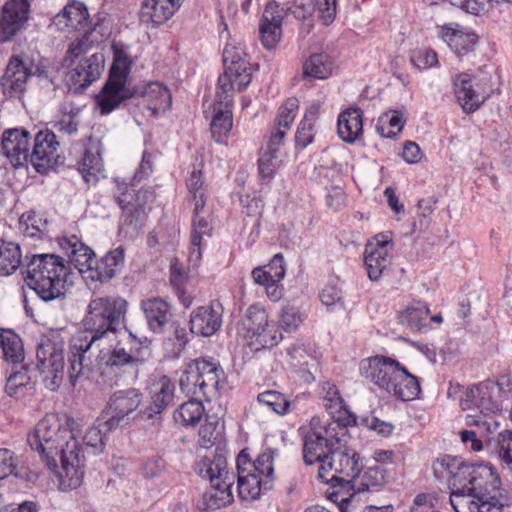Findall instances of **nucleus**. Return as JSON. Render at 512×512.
I'll list each match as a JSON object with an SVG mask.
<instances>
[{
	"label": "nucleus",
	"instance_id": "obj_1",
	"mask_svg": "<svg viewBox=\"0 0 512 512\" xmlns=\"http://www.w3.org/2000/svg\"><path fill=\"white\" fill-rule=\"evenodd\" d=\"M450 474V504L455 512H502L510 498L490 463L445 455L438 460Z\"/></svg>",
	"mask_w": 512,
	"mask_h": 512
},
{
	"label": "nucleus",
	"instance_id": "obj_2",
	"mask_svg": "<svg viewBox=\"0 0 512 512\" xmlns=\"http://www.w3.org/2000/svg\"><path fill=\"white\" fill-rule=\"evenodd\" d=\"M75 421L67 418L63 425L54 414L46 415L28 435L27 441L33 451L52 472L58 469L57 456H60L62 472L61 484L76 489L83 480L82 448L74 432Z\"/></svg>",
	"mask_w": 512,
	"mask_h": 512
},
{
	"label": "nucleus",
	"instance_id": "obj_3",
	"mask_svg": "<svg viewBox=\"0 0 512 512\" xmlns=\"http://www.w3.org/2000/svg\"><path fill=\"white\" fill-rule=\"evenodd\" d=\"M224 72L218 78L216 102L210 124L212 138L224 143L231 132L233 117L231 112L234 91H242L251 82V67L241 48L226 45L223 50Z\"/></svg>",
	"mask_w": 512,
	"mask_h": 512
},
{
	"label": "nucleus",
	"instance_id": "obj_4",
	"mask_svg": "<svg viewBox=\"0 0 512 512\" xmlns=\"http://www.w3.org/2000/svg\"><path fill=\"white\" fill-rule=\"evenodd\" d=\"M26 285L44 302L63 301L67 293L70 268L54 253L33 254L25 271H21Z\"/></svg>",
	"mask_w": 512,
	"mask_h": 512
},
{
	"label": "nucleus",
	"instance_id": "obj_5",
	"mask_svg": "<svg viewBox=\"0 0 512 512\" xmlns=\"http://www.w3.org/2000/svg\"><path fill=\"white\" fill-rule=\"evenodd\" d=\"M127 301L119 296H100L90 300L83 318V330L76 334L79 347H92L108 334H116L127 313Z\"/></svg>",
	"mask_w": 512,
	"mask_h": 512
},
{
	"label": "nucleus",
	"instance_id": "obj_6",
	"mask_svg": "<svg viewBox=\"0 0 512 512\" xmlns=\"http://www.w3.org/2000/svg\"><path fill=\"white\" fill-rule=\"evenodd\" d=\"M334 415L333 421L318 428L315 419H312L310 430L303 436V460L306 465H326L336 446L347 435L349 424L356 421L355 414L350 410L342 409Z\"/></svg>",
	"mask_w": 512,
	"mask_h": 512
},
{
	"label": "nucleus",
	"instance_id": "obj_7",
	"mask_svg": "<svg viewBox=\"0 0 512 512\" xmlns=\"http://www.w3.org/2000/svg\"><path fill=\"white\" fill-rule=\"evenodd\" d=\"M179 384L183 392L206 401L220 397L228 389L224 369L211 357H199L188 363Z\"/></svg>",
	"mask_w": 512,
	"mask_h": 512
},
{
	"label": "nucleus",
	"instance_id": "obj_8",
	"mask_svg": "<svg viewBox=\"0 0 512 512\" xmlns=\"http://www.w3.org/2000/svg\"><path fill=\"white\" fill-rule=\"evenodd\" d=\"M199 475L211 484L198 503L201 511H214L233 502L232 487L236 476L227 469L225 458L220 455H215L212 460L205 457Z\"/></svg>",
	"mask_w": 512,
	"mask_h": 512
},
{
	"label": "nucleus",
	"instance_id": "obj_9",
	"mask_svg": "<svg viewBox=\"0 0 512 512\" xmlns=\"http://www.w3.org/2000/svg\"><path fill=\"white\" fill-rule=\"evenodd\" d=\"M146 361L136 348H127L126 343L116 342L104 354L99 363L98 384L113 387L118 385L121 376L129 369L136 370Z\"/></svg>",
	"mask_w": 512,
	"mask_h": 512
},
{
	"label": "nucleus",
	"instance_id": "obj_10",
	"mask_svg": "<svg viewBox=\"0 0 512 512\" xmlns=\"http://www.w3.org/2000/svg\"><path fill=\"white\" fill-rule=\"evenodd\" d=\"M243 337L250 345L259 348H272L282 340L278 326L269 323L268 314L260 304L250 305L241 319Z\"/></svg>",
	"mask_w": 512,
	"mask_h": 512
},
{
	"label": "nucleus",
	"instance_id": "obj_11",
	"mask_svg": "<svg viewBox=\"0 0 512 512\" xmlns=\"http://www.w3.org/2000/svg\"><path fill=\"white\" fill-rule=\"evenodd\" d=\"M143 401V393L136 388H127L113 392L106 404L104 414L107 430H116L129 424L131 415L137 411Z\"/></svg>",
	"mask_w": 512,
	"mask_h": 512
},
{
	"label": "nucleus",
	"instance_id": "obj_12",
	"mask_svg": "<svg viewBox=\"0 0 512 512\" xmlns=\"http://www.w3.org/2000/svg\"><path fill=\"white\" fill-rule=\"evenodd\" d=\"M363 467L364 464L359 453L353 448L342 445V442H340L326 465L321 464L318 476L324 480L325 473L333 470L335 475H333L332 480L350 484L359 476Z\"/></svg>",
	"mask_w": 512,
	"mask_h": 512
},
{
	"label": "nucleus",
	"instance_id": "obj_13",
	"mask_svg": "<svg viewBox=\"0 0 512 512\" xmlns=\"http://www.w3.org/2000/svg\"><path fill=\"white\" fill-rule=\"evenodd\" d=\"M401 363L391 357L375 355L362 359L359 363L360 375L379 390L389 393L401 367Z\"/></svg>",
	"mask_w": 512,
	"mask_h": 512
},
{
	"label": "nucleus",
	"instance_id": "obj_14",
	"mask_svg": "<svg viewBox=\"0 0 512 512\" xmlns=\"http://www.w3.org/2000/svg\"><path fill=\"white\" fill-rule=\"evenodd\" d=\"M33 62L29 58L13 55L9 59L0 85L9 98H20L26 91L27 82L33 75Z\"/></svg>",
	"mask_w": 512,
	"mask_h": 512
},
{
	"label": "nucleus",
	"instance_id": "obj_15",
	"mask_svg": "<svg viewBox=\"0 0 512 512\" xmlns=\"http://www.w3.org/2000/svg\"><path fill=\"white\" fill-rule=\"evenodd\" d=\"M500 390V386L493 381L474 385L466 392L463 408L476 409L484 416L491 417L502 410L501 402L495 396Z\"/></svg>",
	"mask_w": 512,
	"mask_h": 512
},
{
	"label": "nucleus",
	"instance_id": "obj_16",
	"mask_svg": "<svg viewBox=\"0 0 512 512\" xmlns=\"http://www.w3.org/2000/svg\"><path fill=\"white\" fill-rule=\"evenodd\" d=\"M104 70V56L94 53L81 60L78 65L66 74V83L74 93H82L94 81L100 78Z\"/></svg>",
	"mask_w": 512,
	"mask_h": 512
},
{
	"label": "nucleus",
	"instance_id": "obj_17",
	"mask_svg": "<svg viewBox=\"0 0 512 512\" xmlns=\"http://www.w3.org/2000/svg\"><path fill=\"white\" fill-rule=\"evenodd\" d=\"M125 266V249L118 246L107 251L102 257H94L90 269H86L84 279L107 283L119 275Z\"/></svg>",
	"mask_w": 512,
	"mask_h": 512
},
{
	"label": "nucleus",
	"instance_id": "obj_18",
	"mask_svg": "<svg viewBox=\"0 0 512 512\" xmlns=\"http://www.w3.org/2000/svg\"><path fill=\"white\" fill-rule=\"evenodd\" d=\"M30 4L27 0H9L2 8L0 18V43H6L23 29L29 18Z\"/></svg>",
	"mask_w": 512,
	"mask_h": 512
},
{
	"label": "nucleus",
	"instance_id": "obj_19",
	"mask_svg": "<svg viewBox=\"0 0 512 512\" xmlns=\"http://www.w3.org/2000/svg\"><path fill=\"white\" fill-rule=\"evenodd\" d=\"M222 318L223 307L219 302L199 306L190 314V333L201 337H211L220 330Z\"/></svg>",
	"mask_w": 512,
	"mask_h": 512
},
{
	"label": "nucleus",
	"instance_id": "obj_20",
	"mask_svg": "<svg viewBox=\"0 0 512 512\" xmlns=\"http://www.w3.org/2000/svg\"><path fill=\"white\" fill-rule=\"evenodd\" d=\"M37 369L51 375L53 382H61L64 376V354L61 344L47 339L38 344L36 349Z\"/></svg>",
	"mask_w": 512,
	"mask_h": 512
},
{
	"label": "nucleus",
	"instance_id": "obj_21",
	"mask_svg": "<svg viewBox=\"0 0 512 512\" xmlns=\"http://www.w3.org/2000/svg\"><path fill=\"white\" fill-rule=\"evenodd\" d=\"M58 245L68 257V262L74 266L82 276H86V269L93 264L95 252L78 236H62L57 238Z\"/></svg>",
	"mask_w": 512,
	"mask_h": 512
},
{
	"label": "nucleus",
	"instance_id": "obj_22",
	"mask_svg": "<svg viewBox=\"0 0 512 512\" xmlns=\"http://www.w3.org/2000/svg\"><path fill=\"white\" fill-rule=\"evenodd\" d=\"M283 12L276 3H268L259 23V35L267 50L276 48L282 38Z\"/></svg>",
	"mask_w": 512,
	"mask_h": 512
},
{
	"label": "nucleus",
	"instance_id": "obj_23",
	"mask_svg": "<svg viewBox=\"0 0 512 512\" xmlns=\"http://www.w3.org/2000/svg\"><path fill=\"white\" fill-rule=\"evenodd\" d=\"M140 310L144 315L148 330L155 334L163 333L173 316L170 303L161 297L141 300Z\"/></svg>",
	"mask_w": 512,
	"mask_h": 512
},
{
	"label": "nucleus",
	"instance_id": "obj_24",
	"mask_svg": "<svg viewBox=\"0 0 512 512\" xmlns=\"http://www.w3.org/2000/svg\"><path fill=\"white\" fill-rule=\"evenodd\" d=\"M391 241V237L382 234L376 237L375 244H368L365 247L364 265L370 280H379L383 271L390 265L388 245Z\"/></svg>",
	"mask_w": 512,
	"mask_h": 512
},
{
	"label": "nucleus",
	"instance_id": "obj_25",
	"mask_svg": "<svg viewBox=\"0 0 512 512\" xmlns=\"http://www.w3.org/2000/svg\"><path fill=\"white\" fill-rule=\"evenodd\" d=\"M141 97L147 109L154 117L165 113L172 104L170 90L159 82H150L135 86V98Z\"/></svg>",
	"mask_w": 512,
	"mask_h": 512
},
{
	"label": "nucleus",
	"instance_id": "obj_26",
	"mask_svg": "<svg viewBox=\"0 0 512 512\" xmlns=\"http://www.w3.org/2000/svg\"><path fill=\"white\" fill-rule=\"evenodd\" d=\"M205 201L200 200L194 205L192 215V230L190 235L189 262L197 265L202 259V240L204 236L212 235V226L209 221L200 215L205 207Z\"/></svg>",
	"mask_w": 512,
	"mask_h": 512
},
{
	"label": "nucleus",
	"instance_id": "obj_27",
	"mask_svg": "<svg viewBox=\"0 0 512 512\" xmlns=\"http://www.w3.org/2000/svg\"><path fill=\"white\" fill-rule=\"evenodd\" d=\"M175 386L167 376L160 378L158 389L151 397V403L139 413L142 419L152 420L153 423L161 421V414L173 402Z\"/></svg>",
	"mask_w": 512,
	"mask_h": 512
},
{
	"label": "nucleus",
	"instance_id": "obj_28",
	"mask_svg": "<svg viewBox=\"0 0 512 512\" xmlns=\"http://www.w3.org/2000/svg\"><path fill=\"white\" fill-rule=\"evenodd\" d=\"M152 171V162H140L138 169L135 171L129 183H126L124 180H116L117 185L113 193V198L121 210L135 206L136 187L143 179H146Z\"/></svg>",
	"mask_w": 512,
	"mask_h": 512
},
{
	"label": "nucleus",
	"instance_id": "obj_29",
	"mask_svg": "<svg viewBox=\"0 0 512 512\" xmlns=\"http://www.w3.org/2000/svg\"><path fill=\"white\" fill-rule=\"evenodd\" d=\"M30 133L23 128L5 130L2 134L3 155L14 160H28L31 157Z\"/></svg>",
	"mask_w": 512,
	"mask_h": 512
},
{
	"label": "nucleus",
	"instance_id": "obj_30",
	"mask_svg": "<svg viewBox=\"0 0 512 512\" xmlns=\"http://www.w3.org/2000/svg\"><path fill=\"white\" fill-rule=\"evenodd\" d=\"M183 0H146L140 11L141 21L153 26L161 25L169 20Z\"/></svg>",
	"mask_w": 512,
	"mask_h": 512
},
{
	"label": "nucleus",
	"instance_id": "obj_31",
	"mask_svg": "<svg viewBox=\"0 0 512 512\" xmlns=\"http://www.w3.org/2000/svg\"><path fill=\"white\" fill-rule=\"evenodd\" d=\"M237 488L241 500L254 501L273 488V480L265 479L259 473L248 472L237 476Z\"/></svg>",
	"mask_w": 512,
	"mask_h": 512
},
{
	"label": "nucleus",
	"instance_id": "obj_32",
	"mask_svg": "<svg viewBox=\"0 0 512 512\" xmlns=\"http://www.w3.org/2000/svg\"><path fill=\"white\" fill-rule=\"evenodd\" d=\"M337 130L339 137L348 143L360 139L363 133V111L360 108H349L338 117Z\"/></svg>",
	"mask_w": 512,
	"mask_h": 512
},
{
	"label": "nucleus",
	"instance_id": "obj_33",
	"mask_svg": "<svg viewBox=\"0 0 512 512\" xmlns=\"http://www.w3.org/2000/svg\"><path fill=\"white\" fill-rule=\"evenodd\" d=\"M429 307L426 302L414 301L400 312L399 323L412 331L426 333L431 329L429 326L428 315Z\"/></svg>",
	"mask_w": 512,
	"mask_h": 512
},
{
	"label": "nucleus",
	"instance_id": "obj_34",
	"mask_svg": "<svg viewBox=\"0 0 512 512\" xmlns=\"http://www.w3.org/2000/svg\"><path fill=\"white\" fill-rule=\"evenodd\" d=\"M454 90L459 104L467 113L476 111L484 101V97L474 89L473 79L469 74L462 73L457 76Z\"/></svg>",
	"mask_w": 512,
	"mask_h": 512
},
{
	"label": "nucleus",
	"instance_id": "obj_35",
	"mask_svg": "<svg viewBox=\"0 0 512 512\" xmlns=\"http://www.w3.org/2000/svg\"><path fill=\"white\" fill-rule=\"evenodd\" d=\"M441 37L459 59L472 54L478 42V36L475 33L454 30L448 27L442 28Z\"/></svg>",
	"mask_w": 512,
	"mask_h": 512
},
{
	"label": "nucleus",
	"instance_id": "obj_36",
	"mask_svg": "<svg viewBox=\"0 0 512 512\" xmlns=\"http://www.w3.org/2000/svg\"><path fill=\"white\" fill-rule=\"evenodd\" d=\"M388 394L402 401L416 399L421 393L419 378L411 374L406 367L401 365L395 381Z\"/></svg>",
	"mask_w": 512,
	"mask_h": 512
},
{
	"label": "nucleus",
	"instance_id": "obj_37",
	"mask_svg": "<svg viewBox=\"0 0 512 512\" xmlns=\"http://www.w3.org/2000/svg\"><path fill=\"white\" fill-rule=\"evenodd\" d=\"M88 19L89 13L84 3L74 0L54 17L53 22L61 29L66 27L79 30L87 24Z\"/></svg>",
	"mask_w": 512,
	"mask_h": 512
},
{
	"label": "nucleus",
	"instance_id": "obj_38",
	"mask_svg": "<svg viewBox=\"0 0 512 512\" xmlns=\"http://www.w3.org/2000/svg\"><path fill=\"white\" fill-rule=\"evenodd\" d=\"M113 430H107L105 426V420L97 421V424L87 429L83 436L84 447L80 445L82 451L80 452L81 458H83V468L85 467V455L84 453L99 455L101 454L106 446L108 440V434Z\"/></svg>",
	"mask_w": 512,
	"mask_h": 512
},
{
	"label": "nucleus",
	"instance_id": "obj_39",
	"mask_svg": "<svg viewBox=\"0 0 512 512\" xmlns=\"http://www.w3.org/2000/svg\"><path fill=\"white\" fill-rule=\"evenodd\" d=\"M320 105L313 103L304 114L303 119L297 126L295 133V147L302 150L311 144L315 136V123L319 116Z\"/></svg>",
	"mask_w": 512,
	"mask_h": 512
},
{
	"label": "nucleus",
	"instance_id": "obj_40",
	"mask_svg": "<svg viewBox=\"0 0 512 512\" xmlns=\"http://www.w3.org/2000/svg\"><path fill=\"white\" fill-rule=\"evenodd\" d=\"M0 348L2 349L3 359L6 362L18 365L24 361L25 353L22 340L13 330H1Z\"/></svg>",
	"mask_w": 512,
	"mask_h": 512
},
{
	"label": "nucleus",
	"instance_id": "obj_41",
	"mask_svg": "<svg viewBox=\"0 0 512 512\" xmlns=\"http://www.w3.org/2000/svg\"><path fill=\"white\" fill-rule=\"evenodd\" d=\"M22 251L20 245L0 237V276H10L21 266Z\"/></svg>",
	"mask_w": 512,
	"mask_h": 512
},
{
	"label": "nucleus",
	"instance_id": "obj_42",
	"mask_svg": "<svg viewBox=\"0 0 512 512\" xmlns=\"http://www.w3.org/2000/svg\"><path fill=\"white\" fill-rule=\"evenodd\" d=\"M386 483V470L379 466H371L365 470L358 480L352 482L351 488L357 494L365 492H377Z\"/></svg>",
	"mask_w": 512,
	"mask_h": 512
},
{
	"label": "nucleus",
	"instance_id": "obj_43",
	"mask_svg": "<svg viewBox=\"0 0 512 512\" xmlns=\"http://www.w3.org/2000/svg\"><path fill=\"white\" fill-rule=\"evenodd\" d=\"M59 145L60 143L53 131L49 129L39 130L34 136L30 160H33V158L35 160H51Z\"/></svg>",
	"mask_w": 512,
	"mask_h": 512
},
{
	"label": "nucleus",
	"instance_id": "obj_44",
	"mask_svg": "<svg viewBox=\"0 0 512 512\" xmlns=\"http://www.w3.org/2000/svg\"><path fill=\"white\" fill-rule=\"evenodd\" d=\"M319 297L329 312L345 310L343 282L338 277L328 279Z\"/></svg>",
	"mask_w": 512,
	"mask_h": 512
},
{
	"label": "nucleus",
	"instance_id": "obj_45",
	"mask_svg": "<svg viewBox=\"0 0 512 512\" xmlns=\"http://www.w3.org/2000/svg\"><path fill=\"white\" fill-rule=\"evenodd\" d=\"M128 74L127 57L122 58L120 54H116L115 63L112 65L109 78L103 88L117 90L124 93L135 95V87H126V78Z\"/></svg>",
	"mask_w": 512,
	"mask_h": 512
},
{
	"label": "nucleus",
	"instance_id": "obj_46",
	"mask_svg": "<svg viewBox=\"0 0 512 512\" xmlns=\"http://www.w3.org/2000/svg\"><path fill=\"white\" fill-rule=\"evenodd\" d=\"M333 71V61L326 53L311 55L303 65L305 78L326 79Z\"/></svg>",
	"mask_w": 512,
	"mask_h": 512
},
{
	"label": "nucleus",
	"instance_id": "obj_47",
	"mask_svg": "<svg viewBox=\"0 0 512 512\" xmlns=\"http://www.w3.org/2000/svg\"><path fill=\"white\" fill-rule=\"evenodd\" d=\"M90 349L91 347H79V342L76 343V335L72 338L67 368V374L72 386H75L77 380L84 374V370L87 367L84 364L85 353Z\"/></svg>",
	"mask_w": 512,
	"mask_h": 512
},
{
	"label": "nucleus",
	"instance_id": "obj_48",
	"mask_svg": "<svg viewBox=\"0 0 512 512\" xmlns=\"http://www.w3.org/2000/svg\"><path fill=\"white\" fill-rule=\"evenodd\" d=\"M201 399L195 397L181 404L174 412L175 421L181 422L185 427L198 424L204 414V406Z\"/></svg>",
	"mask_w": 512,
	"mask_h": 512
},
{
	"label": "nucleus",
	"instance_id": "obj_49",
	"mask_svg": "<svg viewBox=\"0 0 512 512\" xmlns=\"http://www.w3.org/2000/svg\"><path fill=\"white\" fill-rule=\"evenodd\" d=\"M252 277L254 282L260 286H263L266 290V294L271 301H278L283 296V286L281 281H276L264 267H256L252 270Z\"/></svg>",
	"mask_w": 512,
	"mask_h": 512
},
{
	"label": "nucleus",
	"instance_id": "obj_50",
	"mask_svg": "<svg viewBox=\"0 0 512 512\" xmlns=\"http://www.w3.org/2000/svg\"><path fill=\"white\" fill-rule=\"evenodd\" d=\"M257 401L261 405L267 406L278 415L288 414L290 412V406L293 404L288 395L276 390H266L259 393Z\"/></svg>",
	"mask_w": 512,
	"mask_h": 512
},
{
	"label": "nucleus",
	"instance_id": "obj_51",
	"mask_svg": "<svg viewBox=\"0 0 512 512\" xmlns=\"http://www.w3.org/2000/svg\"><path fill=\"white\" fill-rule=\"evenodd\" d=\"M403 114L396 110L382 114L377 122L376 130L384 138H393L403 129Z\"/></svg>",
	"mask_w": 512,
	"mask_h": 512
},
{
	"label": "nucleus",
	"instance_id": "obj_52",
	"mask_svg": "<svg viewBox=\"0 0 512 512\" xmlns=\"http://www.w3.org/2000/svg\"><path fill=\"white\" fill-rule=\"evenodd\" d=\"M135 98V95L124 93L117 90L102 88L99 95L96 97V104L100 110L101 115H108L117 109L124 101Z\"/></svg>",
	"mask_w": 512,
	"mask_h": 512
},
{
	"label": "nucleus",
	"instance_id": "obj_53",
	"mask_svg": "<svg viewBox=\"0 0 512 512\" xmlns=\"http://www.w3.org/2000/svg\"><path fill=\"white\" fill-rule=\"evenodd\" d=\"M203 162H199L197 165H193L189 177L186 180V187L189 193V200L195 204L198 201L203 200L206 202V187L203 177Z\"/></svg>",
	"mask_w": 512,
	"mask_h": 512
},
{
	"label": "nucleus",
	"instance_id": "obj_54",
	"mask_svg": "<svg viewBox=\"0 0 512 512\" xmlns=\"http://www.w3.org/2000/svg\"><path fill=\"white\" fill-rule=\"evenodd\" d=\"M437 199L430 196L420 199L417 204V220L412 223V232H424L431 224V214L435 210Z\"/></svg>",
	"mask_w": 512,
	"mask_h": 512
},
{
	"label": "nucleus",
	"instance_id": "obj_55",
	"mask_svg": "<svg viewBox=\"0 0 512 512\" xmlns=\"http://www.w3.org/2000/svg\"><path fill=\"white\" fill-rule=\"evenodd\" d=\"M10 475L23 479L26 469L18 467V457L11 450L0 449V481Z\"/></svg>",
	"mask_w": 512,
	"mask_h": 512
},
{
	"label": "nucleus",
	"instance_id": "obj_56",
	"mask_svg": "<svg viewBox=\"0 0 512 512\" xmlns=\"http://www.w3.org/2000/svg\"><path fill=\"white\" fill-rule=\"evenodd\" d=\"M305 315L295 305H285L279 312V326L286 332L296 331L304 321Z\"/></svg>",
	"mask_w": 512,
	"mask_h": 512
},
{
	"label": "nucleus",
	"instance_id": "obj_57",
	"mask_svg": "<svg viewBox=\"0 0 512 512\" xmlns=\"http://www.w3.org/2000/svg\"><path fill=\"white\" fill-rule=\"evenodd\" d=\"M298 109L299 100L295 97L288 98L279 107L275 128L279 130L284 129V131L287 133L297 116Z\"/></svg>",
	"mask_w": 512,
	"mask_h": 512
},
{
	"label": "nucleus",
	"instance_id": "obj_58",
	"mask_svg": "<svg viewBox=\"0 0 512 512\" xmlns=\"http://www.w3.org/2000/svg\"><path fill=\"white\" fill-rule=\"evenodd\" d=\"M20 224L25 226L23 230L25 237L41 238L48 221L42 220L34 211H28L20 217Z\"/></svg>",
	"mask_w": 512,
	"mask_h": 512
},
{
	"label": "nucleus",
	"instance_id": "obj_59",
	"mask_svg": "<svg viewBox=\"0 0 512 512\" xmlns=\"http://www.w3.org/2000/svg\"><path fill=\"white\" fill-rule=\"evenodd\" d=\"M77 170L87 185L95 186L107 177L104 162H77Z\"/></svg>",
	"mask_w": 512,
	"mask_h": 512
},
{
	"label": "nucleus",
	"instance_id": "obj_60",
	"mask_svg": "<svg viewBox=\"0 0 512 512\" xmlns=\"http://www.w3.org/2000/svg\"><path fill=\"white\" fill-rule=\"evenodd\" d=\"M275 451L271 448L265 449L253 461L252 473H259L265 479H272L274 474V461Z\"/></svg>",
	"mask_w": 512,
	"mask_h": 512
},
{
	"label": "nucleus",
	"instance_id": "obj_61",
	"mask_svg": "<svg viewBox=\"0 0 512 512\" xmlns=\"http://www.w3.org/2000/svg\"><path fill=\"white\" fill-rule=\"evenodd\" d=\"M497 452L504 467L512 473V431L503 430L498 433Z\"/></svg>",
	"mask_w": 512,
	"mask_h": 512
},
{
	"label": "nucleus",
	"instance_id": "obj_62",
	"mask_svg": "<svg viewBox=\"0 0 512 512\" xmlns=\"http://www.w3.org/2000/svg\"><path fill=\"white\" fill-rule=\"evenodd\" d=\"M146 218L145 208L134 206L122 210V225L130 228L135 233H139L143 229Z\"/></svg>",
	"mask_w": 512,
	"mask_h": 512
},
{
	"label": "nucleus",
	"instance_id": "obj_63",
	"mask_svg": "<svg viewBox=\"0 0 512 512\" xmlns=\"http://www.w3.org/2000/svg\"><path fill=\"white\" fill-rule=\"evenodd\" d=\"M97 40L98 39H90L84 33L81 37L77 38L69 45L64 56V61L66 63H73L76 58L85 54Z\"/></svg>",
	"mask_w": 512,
	"mask_h": 512
},
{
	"label": "nucleus",
	"instance_id": "obj_64",
	"mask_svg": "<svg viewBox=\"0 0 512 512\" xmlns=\"http://www.w3.org/2000/svg\"><path fill=\"white\" fill-rule=\"evenodd\" d=\"M166 469V461L158 455H154L142 464L141 473L147 479H154L161 476Z\"/></svg>",
	"mask_w": 512,
	"mask_h": 512
}]
</instances>
